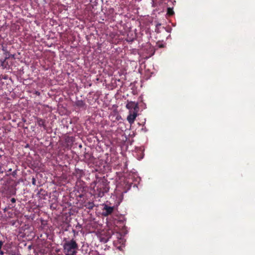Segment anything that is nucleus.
<instances>
[{"label": "nucleus", "instance_id": "f257e3e1", "mask_svg": "<svg viewBox=\"0 0 255 255\" xmlns=\"http://www.w3.org/2000/svg\"><path fill=\"white\" fill-rule=\"evenodd\" d=\"M63 252L65 255H76L78 250V245L74 239L68 240H63Z\"/></svg>", "mask_w": 255, "mask_h": 255}, {"label": "nucleus", "instance_id": "f03ea898", "mask_svg": "<svg viewBox=\"0 0 255 255\" xmlns=\"http://www.w3.org/2000/svg\"><path fill=\"white\" fill-rule=\"evenodd\" d=\"M109 190V186L106 181L102 180L97 183L95 194L98 197H102Z\"/></svg>", "mask_w": 255, "mask_h": 255}, {"label": "nucleus", "instance_id": "7ed1b4c3", "mask_svg": "<svg viewBox=\"0 0 255 255\" xmlns=\"http://www.w3.org/2000/svg\"><path fill=\"white\" fill-rule=\"evenodd\" d=\"M126 108L129 110L133 109V112H138L139 109L138 103L132 101L128 102L126 105Z\"/></svg>", "mask_w": 255, "mask_h": 255}, {"label": "nucleus", "instance_id": "20e7f679", "mask_svg": "<svg viewBox=\"0 0 255 255\" xmlns=\"http://www.w3.org/2000/svg\"><path fill=\"white\" fill-rule=\"evenodd\" d=\"M138 112H133V113H130L127 117V120L130 124H132L134 123L136 117L137 116Z\"/></svg>", "mask_w": 255, "mask_h": 255}, {"label": "nucleus", "instance_id": "39448f33", "mask_svg": "<svg viewBox=\"0 0 255 255\" xmlns=\"http://www.w3.org/2000/svg\"><path fill=\"white\" fill-rule=\"evenodd\" d=\"M114 209V207H110L107 205H105L104 207V210L105 211V212L104 213V215L105 216H107L111 214L113 212Z\"/></svg>", "mask_w": 255, "mask_h": 255}, {"label": "nucleus", "instance_id": "423d86ee", "mask_svg": "<svg viewBox=\"0 0 255 255\" xmlns=\"http://www.w3.org/2000/svg\"><path fill=\"white\" fill-rule=\"evenodd\" d=\"M36 119L37 124L39 126L42 127L44 128H46L45 120L38 117H36Z\"/></svg>", "mask_w": 255, "mask_h": 255}, {"label": "nucleus", "instance_id": "0eeeda50", "mask_svg": "<svg viewBox=\"0 0 255 255\" xmlns=\"http://www.w3.org/2000/svg\"><path fill=\"white\" fill-rule=\"evenodd\" d=\"M76 105L80 108H83L85 106V103L82 100H78L76 102Z\"/></svg>", "mask_w": 255, "mask_h": 255}, {"label": "nucleus", "instance_id": "6e6552de", "mask_svg": "<svg viewBox=\"0 0 255 255\" xmlns=\"http://www.w3.org/2000/svg\"><path fill=\"white\" fill-rule=\"evenodd\" d=\"M95 204L93 202H89L86 203L85 205V207L90 210L93 209V208L94 207Z\"/></svg>", "mask_w": 255, "mask_h": 255}, {"label": "nucleus", "instance_id": "1a4fd4ad", "mask_svg": "<svg viewBox=\"0 0 255 255\" xmlns=\"http://www.w3.org/2000/svg\"><path fill=\"white\" fill-rule=\"evenodd\" d=\"M169 15H172L174 14V11L172 9V8H167V13Z\"/></svg>", "mask_w": 255, "mask_h": 255}, {"label": "nucleus", "instance_id": "9d476101", "mask_svg": "<svg viewBox=\"0 0 255 255\" xmlns=\"http://www.w3.org/2000/svg\"><path fill=\"white\" fill-rule=\"evenodd\" d=\"M3 242L1 241H0V255H3L4 254V252L1 250V249L2 248V246L3 245Z\"/></svg>", "mask_w": 255, "mask_h": 255}, {"label": "nucleus", "instance_id": "9b49d317", "mask_svg": "<svg viewBox=\"0 0 255 255\" xmlns=\"http://www.w3.org/2000/svg\"><path fill=\"white\" fill-rule=\"evenodd\" d=\"M32 183L33 185H36V179L34 178H32Z\"/></svg>", "mask_w": 255, "mask_h": 255}, {"label": "nucleus", "instance_id": "f8f14e48", "mask_svg": "<svg viewBox=\"0 0 255 255\" xmlns=\"http://www.w3.org/2000/svg\"><path fill=\"white\" fill-rule=\"evenodd\" d=\"M16 174H17L16 170H14V171L12 172L11 174H12V176L15 177L16 175Z\"/></svg>", "mask_w": 255, "mask_h": 255}, {"label": "nucleus", "instance_id": "ddd939ff", "mask_svg": "<svg viewBox=\"0 0 255 255\" xmlns=\"http://www.w3.org/2000/svg\"><path fill=\"white\" fill-rule=\"evenodd\" d=\"M161 25V24L160 23H157L156 25V29H155V31H157L158 32V31H157V29L158 28V26H160Z\"/></svg>", "mask_w": 255, "mask_h": 255}, {"label": "nucleus", "instance_id": "4468645a", "mask_svg": "<svg viewBox=\"0 0 255 255\" xmlns=\"http://www.w3.org/2000/svg\"><path fill=\"white\" fill-rule=\"evenodd\" d=\"M10 201L12 203H14L16 202V199L14 198H12Z\"/></svg>", "mask_w": 255, "mask_h": 255}, {"label": "nucleus", "instance_id": "2eb2a0df", "mask_svg": "<svg viewBox=\"0 0 255 255\" xmlns=\"http://www.w3.org/2000/svg\"><path fill=\"white\" fill-rule=\"evenodd\" d=\"M3 173V171L2 170V167L0 165V174H2Z\"/></svg>", "mask_w": 255, "mask_h": 255}, {"label": "nucleus", "instance_id": "dca6fc26", "mask_svg": "<svg viewBox=\"0 0 255 255\" xmlns=\"http://www.w3.org/2000/svg\"><path fill=\"white\" fill-rule=\"evenodd\" d=\"M41 192H44V191L43 189H40V191L38 192V194H40Z\"/></svg>", "mask_w": 255, "mask_h": 255}, {"label": "nucleus", "instance_id": "f3484780", "mask_svg": "<svg viewBox=\"0 0 255 255\" xmlns=\"http://www.w3.org/2000/svg\"><path fill=\"white\" fill-rule=\"evenodd\" d=\"M159 47L161 48V47H163V44H161L160 45H159Z\"/></svg>", "mask_w": 255, "mask_h": 255}, {"label": "nucleus", "instance_id": "a211bd4d", "mask_svg": "<svg viewBox=\"0 0 255 255\" xmlns=\"http://www.w3.org/2000/svg\"><path fill=\"white\" fill-rule=\"evenodd\" d=\"M4 49H5V48H4V47H2V50L3 51H4V50H5Z\"/></svg>", "mask_w": 255, "mask_h": 255}, {"label": "nucleus", "instance_id": "6ab92c4d", "mask_svg": "<svg viewBox=\"0 0 255 255\" xmlns=\"http://www.w3.org/2000/svg\"><path fill=\"white\" fill-rule=\"evenodd\" d=\"M11 171V169H9L8 170V171Z\"/></svg>", "mask_w": 255, "mask_h": 255}, {"label": "nucleus", "instance_id": "aec40b11", "mask_svg": "<svg viewBox=\"0 0 255 255\" xmlns=\"http://www.w3.org/2000/svg\"><path fill=\"white\" fill-rule=\"evenodd\" d=\"M1 155H0V158H1Z\"/></svg>", "mask_w": 255, "mask_h": 255}]
</instances>
